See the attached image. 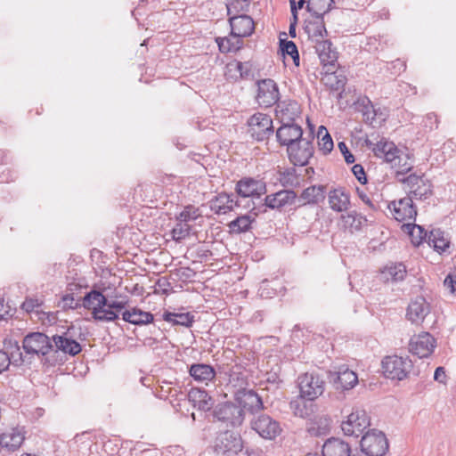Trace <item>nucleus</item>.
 I'll use <instances>...</instances> for the list:
<instances>
[{"instance_id": "obj_38", "label": "nucleus", "mask_w": 456, "mask_h": 456, "mask_svg": "<svg viewBox=\"0 0 456 456\" xmlns=\"http://www.w3.org/2000/svg\"><path fill=\"white\" fill-rule=\"evenodd\" d=\"M250 73V65L248 62L234 61L226 66L225 77L228 80H238L247 77Z\"/></svg>"}, {"instance_id": "obj_4", "label": "nucleus", "mask_w": 456, "mask_h": 456, "mask_svg": "<svg viewBox=\"0 0 456 456\" xmlns=\"http://www.w3.org/2000/svg\"><path fill=\"white\" fill-rule=\"evenodd\" d=\"M213 447L217 455L233 456L242 451L243 442L240 434L225 431L216 437Z\"/></svg>"}, {"instance_id": "obj_7", "label": "nucleus", "mask_w": 456, "mask_h": 456, "mask_svg": "<svg viewBox=\"0 0 456 456\" xmlns=\"http://www.w3.org/2000/svg\"><path fill=\"white\" fill-rule=\"evenodd\" d=\"M361 449L367 456H383L388 450L387 439L381 431L370 430L361 439Z\"/></svg>"}, {"instance_id": "obj_26", "label": "nucleus", "mask_w": 456, "mask_h": 456, "mask_svg": "<svg viewBox=\"0 0 456 456\" xmlns=\"http://www.w3.org/2000/svg\"><path fill=\"white\" fill-rule=\"evenodd\" d=\"M52 343H53V347L58 351H61L64 354H69V355H77L82 350L81 345L72 338L68 336V332L63 333L62 335H55L52 338Z\"/></svg>"}, {"instance_id": "obj_60", "label": "nucleus", "mask_w": 456, "mask_h": 456, "mask_svg": "<svg viewBox=\"0 0 456 456\" xmlns=\"http://www.w3.org/2000/svg\"><path fill=\"white\" fill-rule=\"evenodd\" d=\"M126 304H127L126 301H108L107 300V305H105V308H106V310H110V311L115 312L118 315V312L124 309L126 307Z\"/></svg>"}, {"instance_id": "obj_46", "label": "nucleus", "mask_w": 456, "mask_h": 456, "mask_svg": "<svg viewBox=\"0 0 456 456\" xmlns=\"http://www.w3.org/2000/svg\"><path fill=\"white\" fill-rule=\"evenodd\" d=\"M280 182L284 187H297L299 185L298 175L294 168H288L281 173Z\"/></svg>"}, {"instance_id": "obj_20", "label": "nucleus", "mask_w": 456, "mask_h": 456, "mask_svg": "<svg viewBox=\"0 0 456 456\" xmlns=\"http://www.w3.org/2000/svg\"><path fill=\"white\" fill-rule=\"evenodd\" d=\"M297 200V193L292 190H281L265 198V205L271 209H281L292 206Z\"/></svg>"}, {"instance_id": "obj_45", "label": "nucleus", "mask_w": 456, "mask_h": 456, "mask_svg": "<svg viewBox=\"0 0 456 456\" xmlns=\"http://www.w3.org/2000/svg\"><path fill=\"white\" fill-rule=\"evenodd\" d=\"M318 137L320 138V150L322 151L324 154L330 153L332 151L334 144L331 136L323 126L319 128Z\"/></svg>"}, {"instance_id": "obj_13", "label": "nucleus", "mask_w": 456, "mask_h": 456, "mask_svg": "<svg viewBox=\"0 0 456 456\" xmlns=\"http://www.w3.org/2000/svg\"><path fill=\"white\" fill-rule=\"evenodd\" d=\"M215 419L231 426H239L243 422V409L232 403L217 404L213 411Z\"/></svg>"}, {"instance_id": "obj_22", "label": "nucleus", "mask_w": 456, "mask_h": 456, "mask_svg": "<svg viewBox=\"0 0 456 456\" xmlns=\"http://www.w3.org/2000/svg\"><path fill=\"white\" fill-rule=\"evenodd\" d=\"M24 438L23 428H10L0 433V446L7 452H13L20 448Z\"/></svg>"}, {"instance_id": "obj_11", "label": "nucleus", "mask_w": 456, "mask_h": 456, "mask_svg": "<svg viewBox=\"0 0 456 456\" xmlns=\"http://www.w3.org/2000/svg\"><path fill=\"white\" fill-rule=\"evenodd\" d=\"M248 125L251 136L257 141L268 139L273 134V119L267 114H254L249 118Z\"/></svg>"}, {"instance_id": "obj_21", "label": "nucleus", "mask_w": 456, "mask_h": 456, "mask_svg": "<svg viewBox=\"0 0 456 456\" xmlns=\"http://www.w3.org/2000/svg\"><path fill=\"white\" fill-rule=\"evenodd\" d=\"M237 193L243 197H259L266 192L265 183L254 178H244L237 183Z\"/></svg>"}, {"instance_id": "obj_61", "label": "nucleus", "mask_w": 456, "mask_h": 456, "mask_svg": "<svg viewBox=\"0 0 456 456\" xmlns=\"http://www.w3.org/2000/svg\"><path fill=\"white\" fill-rule=\"evenodd\" d=\"M62 308L64 309H76L79 304L75 301L72 294H67L62 297Z\"/></svg>"}, {"instance_id": "obj_55", "label": "nucleus", "mask_w": 456, "mask_h": 456, "mask_svg": "<svg viewBox=\"0 0 456 456\" xmlns=\"http://www.w3.org/2000/svg\"><path fill=\"white\" fill-rule=\"evenodd\" d=\"M216 42L218 44L219 49L223 53H228L231 51H236L240 48V45H234L231 43L229 38H217Z\"/></svg>"}, {"instance_id": "obj_8", "label": "nucleus", "mask_w": 456, "mask_h": 456, "mask_svg": "<svg viewBox=\"0 0 456 456\" xmlns=\"http://www.w3.org/2000/svg\"><path fill=\"white\" fill-rule=\"evenodd\" d=\"M370 425V418L365 410L354 408L346 420L341 423V429L346 436L358 437Z\"/></svg>"}, {"instance_id": "obj_43", "label": "nucleus", "mask_w": 456, "mask_h": 456, "mask_svg": "<svg viewBox=\"0 0 456 456\" xmlns=\"http://www.w3.org/2000/svg\"><path fill=\"white\" fill-rule=\"evenodd\" d=\"M428 244L436 250L444 251L449 247V241L444 238L441 230H433L428 234Z\"/></svg>"}, {"instance_id": "obj_3", "label": "nucleus", "mask_w": 456, "mask_h": 456, "mask_svg": "<svg viewBox=\"0 0 456 456\" xmlns=\"http://www.w3.org/2000/svg\"><path fill=\"white\" fill-rule=\"evenodd\" d=\"M382 369L386 378L403 380L411 370L412 362L408 357L390 355L383 359Z\"/></svg>"}, {"instance_id": "obj_17", "label": "nucleus", "mask_w": 456, "mask_h": 456, "mask_svg": "<svg viewBox=\"0 0 456 456\" xmlns=\"http://www.w3.org/2000/svg\"><path fill=\"white\" fill-rule=\"evenodd\" d=\"M436 347V339L429 333H422L411 339L410 352L419 358L428 357Z\"/></svg>"}, {"instance_id": "obj_50", "label": "nucleus", "mask_w": 456, "mask_h": 456, "mask_svg": "<svg viewBox=\"0 0 456 456\" xmlns=\"http://www.w3.org/2000/svg\"><path fill=\"white\" fill-rule=\"evenodd\" d=\"M199 209L195 207L189 205L186 206L183 210L177 216V220L180 222L188 223L190 221L196 220L199 217Z\"/></svg>"}, {"instance_id": "obj_34", "label": "nucleus", "mask_w": 456, "mask_h": 456, "mask_svg": "<svg viewBox=\"0 0 456 456\" xmlns=\"http://www.w3.org/2000/svg\"><path fill=\"white\" fill-rule=\"evenodd\" d=\"M297 200L301 202L299 206L317 204L324 200V187L322 185L309 186L302 191Z\"/></svg>"}, {"instance_id": "obj_14", "label": "nucleus", "mask_w": 456, "mask_h": 456, "mask_svg": "<svg viewBox=\"0 0 456 456\" xmlns=\"http://www.w3.org/2000/svg\"><path fill=\"white\" fill-rule=\"evenodd\" d=\"M256 100L259 106L268 108L278 103L280 98L279 88L273 79H261L256 82Z\"/></svg>"}, {"instance_id": "obj_63", "label": "nucleus", "mask_w": 456, "mask_h": 456, "mask_svg": "<svg viewBox=\"0 0 456 456\" xmlns=\"http://www.w3.org/2000/svg\"><path fill=\"white\" fill-rule=\"evenodd\" d=\"M375 114L376 117H374V126L377 125H381L384 123L387 118V112L386 109L381 108H375Z\"/></svg>"}, {"instance_id": "obj_57", "label": "nucleus", "mask_w": 456, "mask_h": 456, "mask_svg": "<svg viewBox=\"0 0 456 456\" xmlns=\"http://www.w3.org/2000/svg\"><path fill=\"white\" fill-rule=\"evenodd\" d=\"M444 286L451 294L456 295V273L448 274L444 281Z\"/></svg>"}, {"instance_id": "obj_12", "label": "nucleus", "mask_w": 456, "mask_h": 456, "mask_svg": "<svg viewBox=\"0 0 456 456\" xmlns=\"http://www.w3.org/2000/svg\"><path fill=\"white\" fill-rule=\"evenodd\" d=\"M313 139L302 138L289 145L287 152L290 161L295 166H305L314 155Z\"/></svg>"}, {"instance_id": "obj_23", "label": "nucleus", "mask_w": 456, "mask_h": 456, "mask_svg": "<svg viewBox=\"0 0 456 456\" xmlns=\"http://www.w3.org/2000/svg\"><path fill=\"white\" fill-rule=\"evenodd\" d=\"M365 144L369 149L372 150L376 157L384 159L387 163L389 160L395 159V155L398 154L400 151L393 142H389L384 138L376 143L370 139H366Z\"/></svg>"}, {"instance_id": "obj_54", "label": "nucleus", "mask_w": 456, "mask_h": 456, "mask_svg": "<svg viewBox=\"0 0 456 456\" xmlns=\"http://www.w3.org/2000/svg\"><path fill=\"white\" fill-rule=\"evenodd\" d=\"M42 302L34 297H27L26 300L22 303V309L28 313L37 312L38 313V308L41 306Z\"/></svg>"}, {"instance_id": "obj_49", "label": "nucleus", "mask_w": 456, "mask_h": 456, "mask_svg": "<svg viewBox=\"0 0 456 456\" xmlns=\"http://www.w3.org/2000/svg\"><path fill=\"white\" fill-rule=\"evenodd\" d=\"M407 226H410L408 224ZM411 241L414 245L419 246L424 240L428 239V234L422 226L413 224L411 228L408 227Z\"/></svg>"}, {"instance_id": "obj_33", "label": "nucleus", "mask_w": 456, "mask_h": 456, "mask_svg": "<svg viewBox=\"0 0 456 456\" xmlns=\"http://www.w3.org/2000/svg\"><path fill=\"white\" fill-rule=\"evenodd\" d=\"M334 67L326 68L322 80L326 86L333 91L343 90L346 84V77L341 72L333 71Z\"/></svg>"}, {"instance_id": "obj_64", "label": "nucleus", "mask_w": 456, "mask_h": 456, "mask_svg": "<svg viewBox=\"0 0 456 456\" xmlns=\"http://www.w3.org/2000/svg\"><path fill=\"white\" fill-rule=\"evenodd\" d=\"M10 365L9 354L0 350V373L6 370Z\"/></svg>"}, {"instance_id": "obj_59", "label": "nucleus", "mask_w": 456, "mask_h": 456, "mask_svg": "<svg viewBox=\"0 0 456 456\" xmlns=\"http://www.w3.org/2000/svg\"><path fill=\"white\" fill-rule=\"evenodd\" d=\"M338 149L344 156V159L346 163L352 164L354 162V156L349 151L345 142H338Z\"/></svg>"}, {"instance_id": "obj_24", "label": "nucleus", "mask_w": 456, "mask_h": 456, "mask_svg": "<svg viewBox=\"0 0 456 456\" xmlns=\"http://www.w3.org/2000/svg\"><path fill=\"white\" fill-rule=\"evenodd\" d=\"M430 312V305L423 297L411 300L407 308L406 316L412 323H421Z\"/></svg>"}, {"instance_id": "obj_30", "label": "nucleus", "mask_w": 456, "mask_h": 456, "mask_svg": "<svg viewBox=\"0 0 456 456\" xmlns=\"http://www.w3.org/2000/svg\"><path fill=\"white\" fill-rule=\"evenodd\" d=\"M187 396L193 407L200 411H209L214 405V399L203 389L193 387L189 391Z\"/></svg>"}, {"instance_id": "obj_40", "label": "nucleus", "mask_w": 456, "mask_h": 456, "mask_svg": "<svg viewBox=\"0 0 456 456\" xmlns=\"http://www.w3.org/2000/svg\"><path fill=\"white\" fill-rule=\"evenodd\" d=\"M163 319L173 325H182L184 327H191L194 322V315L190 313L166 312L163 314Z\"/></svg>"}, {"instance_id": "obj_9", "label": "nucleus", "mask_w": 456, "mask_h": 456, "mask_svg": "<svg viewBox=\"0 0 456 456\" xmlns=\"http://www.w3.org/2000/svg\"><path fill=\"white\" fill-rule=\"evenodd\" d=\"M22 347L28 354L47 355L53 350L50 338L42 332H31L26 335L22 341Z\"/></svg>"}, {"instance_id": "obj_5", "label": "nucleus", "mask_w": 456, "mask_h": 456, "mask_svg": "<svg viewBox=\"0 0 456 456\" xmlns=\"http://www.w3.org/2000/svg\"><path fill=\"white\" fill-rule=\"evenodd\" d=\"M398 181L406 185L412 199L426 200L433 195V185L424 175L411 174Z\"/></svg>"}, {"instance_id": "obj_31", "label": "nucleus", "mask_w": 456, "mask_h": 456, "mask_svg": "<svg viewBox=\"0 0 456 456\" xmlns=\"http://www.w3.org/2000/svg\"><path fill=\"white\" fill-rule=\"evenodd\" d=\"M328 202L333 211L344 212L350 205V196L343 189H334L328 194Z\"/></svg>"}, {"instance_id": "obj_15", "label": "nucleus", "mask_w": 456, "mask_h": 456, "mask_svg": "<svg viewBox=\"0 0 456 456\" xmlns=\"http://www.w3.org/2000/svg\"><path fill=\"white\" fill-rule=\"evenodd\" d=\"M393 217L399 221L415 220L417 210L413 205L411 197H405L399 200L392 201L388 204Z\"/></svg>"}, {"instance_id": "obj_28", "label": "nucleus", "mask_w": 456, "mask_h": 456, "mask_svg": "<svg viewBox=\"0 0 456 456\" xmlns=\"http://www.w3.org/2000/svg\"><path fill=\"white\" fill-rule=\"evenodd\" d=\"M314 47L324 68L335 67L338 53L332 47V43L330 40L317 42Z\"/></svg>"}, {"instance_id": "obj_47", "label": "nucleus", "mask_w": 456, "mask_h": 456, "mask_svg": "<svg viewBox=\"0 0 456 456\" xmlns=\"http://www.w3.org/2000/svg\"><path fill=\"white\" fill-rule=\"evenodd\" d=\"M249 5V0H232L227 4V12L229 18L233 15H240V12H248Z\"/></svg>"}, {"instance_id": "obj_39", "label": "nucleus", "mask_w": 456, "mask_h": 456, "mask_svg": "<svg viewBox=\"0 0 456 456\" xmlns=\"http://www.w3.org/2000/svg\"><path fill=\"white\" fill-rule=\"evenodd\" d=\"M305 30L311 40L314 42L315 45H317V42L327 40L324 39V37L328 36V32L322 19L310 22L306 26Z\"/></svg>"}, {"instance_id": "obj_44", "label": "nucleus", "mask_w": 456, "mask_h": 456, "mask_svg": "<svg viewBox=\"0 0 456 456\" xmlns=\"http://www.w3.org/2000/svg\"><path fill=\"white\" fill-rule=\"evenodd\" d=\"M280 48L283 54L289 55L292 58L296 66L299 65V53L293 41L280 39Z\"/></svg>"}, {"instance_id": "obj_58", "label": "nucleus", "mask_w": 456, "mask_h": 456, "mask_svg": "<svg viewBox=\"0 0 456 456\" xmlns=\"http://www.w3.org/2000/svg\"><path fill=\"white\" fill-rule=\"evenodd\" d=\"M352 172L354 173V176L359 181V183H361L362 184L366 183L367 178H366L365 171L362 165L355 164L352 167Z\"/></svg>"}, {"instance_id": "obj_56", "label": "nucleus", "mask_w": 456, "mask_h": 456, "mask_svg": "<svg viewBox=\"0 0 456 456\" xmlns=\"http://www.w3.org/2000/svg\"><path fill=\"white\" fill-rule=\"evenodd\" d=\"M9 359H10V364L12 363L13 365L19 366L23 363L24 360L22 357V354H21L20 348L17 343H15L14 351H12L9 354Z\"/></svg>"}, {"instance_id": "obj_41", "label": "nucleus", "mask_w": 456, "mask_h": 456, "mask_svg": "<svg viewBox=\"0 0 456 456\" xmlns=\"http://www.w3.org/2000/svg\"><path fill=\"white\" fill-rule=\"evenodd\" d=\"M334 0H308L306 9L320 19L331 9Z\"/></svg>"}, {"instance_id": "obj_25", "label": "nucleus", "mask_w": 456, "mask_h": 456, "mask_svg": "<svg viewBox=\"0 0 456 456\" xmlns=\"http://www.w3.org/2000/svg\"><path fill=\"white\" fill-rule=\"evenodd\" d=\"M323 456H362L361 453H352L348 443L338 438H330L322 445Z\"/></svg>"}, {"instance_id": "obj_52", "label": "nucleus", "mask_w": 456, "mask_h": 456, "mask_svg": "<svg viewBox=\"0 0 456 456\" xmlns=\"http://www.w3.org/2000/svg\"><path fill=\"white\" fill-rule=\"evenodd\" d=\"M387 272L391 276L393 281H397L403 280L406 273V269L404 265L397 264L387 267Z\"/></svg>"}, {"instance_id": "obj_10", "label": "nucleus", "mask_w": 456, "mask_h": 456, "mask_svg": "<svg viewBox=\"0 0 456 456\" xmlns=\"http://www.w3.org/2000/svg\"><path fill=\"white\" fill-rule=\"evenodd\" d=\"M250 425L253 430L267 440L274 439L281 432L280 423L267 414L261 413L254 416Z\"/></svg>"}, {"instance_id": "obj_48", "label": "nucleus", "mask_w": 456, "mask_h": 456, "mask_svg": "<svg viewBox=\"0 0 456 456\" xmlns=\"http://www.w3.org/2000/svg\"><path fill=\"white\" fill-rule=\"evenodd\" d=\"M361 106V112L365 123L374 126V117L377 115L375 114L376 106L368 98L362 102Z\"/></svg>"}, {"instance_id": "obj_37", "label": "nucleus", "mask_w": 456, "mask_h": 456, "mask_svg": "<svg viewBox=\"0 0 456 456\" xmlns=\"http://www.w3.org/2000/svg\"><path fill=\"white\" fill-rule=\"evenodd\" d=\"M335 383L344 390L352 389L358 383L357 374L346 366H341L337 371Z\"/></svg>"}, {"instance_id": "obj_53", "label": "nucleus", "mask_w": 456, "mask_h": 456, "mask_svg": "<svg viewBox=\"0 0 456 456\" xmlns=\"http://www.w3.org/2000/svg\"><path fill=\"white\" fill-rule=\"evenodd\" d=\"M290 408L297 417L305 419L309 416V411L305 402L293 401L290 403Z\"/></svg>"}, {"instance_id": "obj_19", "label": "nucleus", "mask_w": 456, "mask_h": 456, "mask_svg": "<svg viewBox=\"0 0 456 456\" xmlns=\"http://www.w3.org/2000/svg\"><path fill=\"white\" fill-rule=\"evenodd\" d=\"M276 138L282 146L291 145L303 138V130L297 123H284L277 129Z\"/></svg>"}, {"instance_id": "obj_29", "label": "nucleus", "mask_w": 456, "mask_h": 456, "mask_svg": "<svg viewBox=\"0 0 456 456\" xmlns=\"http://www.w3.org/2000/svg\"><path fill=\"white\" fill-rule=\"evenodd\" d=\"M238 203L234 201L233 196L227 193H219L209 201L210 209L217 215H224L233 210Z\"/></svg>"}, {"instance_id": "obj_27", "label": "nucleus", "mask_w": 456, "mask_h": 456, "mask_svg": "<svg viewBox=\"0 0 456 456\" xmlns=\"http://www.w3.org/2000/svg\"><path fill=\"white\" fill-rule=\"evenodd\" d=\"M366 217L355 210L349 211L345 215H341L339 218L340 227L343 230L349 232L350 233L359 232L366 224Z\"/></svg>"}, {"instance_id": "obj_36", "label": "nucleus", "mask_w": 456, "mask_h": 456, "mask_svg": "<svg viewBox=\"0 0 456 456\" xmlns=\"http://www.w3.org/2000/svg\"><path fill=\"white\" fill-rule=\"evenodd\" d=\"M388 163L391 164L392 168L396 169V179L405 177L404 175L407 174L412 168V162L409 155L401 150L398 151V154L395 155V159L389 160Z\"/></svg>"}, {"instance_id": "obj_42", "label": "nucleus", "mask_w": 456, "mask_h": 456, "mask_svg": "<svg viewBox=\"0 0 456 456\" xmlns=\"http://www.w3.org/2000/svg\"><path fill=\"white\" fill-rule=\"evenodd\" d=\"M253 220L248 215H244L232 221L228 226L231 232L241 233L249 230Z\"/></svg>"}, {"instance_id": "obj_35", "label": "nucleus", "mask_w": 456, "mask_h": 456, "mask_svg": "<svg viewBox=\"0 0 456 456\" xmlns=\"http://www.w3.org/2000/svg\"><path fill=\"white\" fill-rule=\"evenodd\" d=\"M122 319L134 325H143L151 323L154 317L150 312H144L139 308H133L132 310L125 311L122 314Z\"/></svg>"}, {"instance_id": "obj_62", "label": "nucleus", "mask_w": 456, "mask_h": 456, "mask_svg": "<svg viewBox=\"0 0 456 456\" xmlns=\"http://www.w3.org/2000/svg\"><path fill=\"white\" fill-rule=\"evenodd\" d=\"M423 122H424V126L429 128V130H433L434 128H436L437 124H438L437 117L435 113L427 114Z\"/></svg>"}, {"instance_id": "obj_18", "label": "nucleus", "mask_w": 456, "mask_h": 456, "mask_svg": "<svg viewBox=\"0 0 456 456\" xmlns=\"http://www.w3.org/2000/svg\"><path fill=\"white\" fill-rule=\"evenodd\" d=\"M275 111L281 124L296 123L297 118H300L301 107L297 101L284 100L277 103Z\"/></svg>"}, {"instance_id": "obj_16", "label": "nucleus", "mask_w": 456, "mask_h": 456, "mask_svg": "<svg viewBox=\"0 0 456 456\" xmlns=\"http://www.w3.org/2000/svg\"><path fill=\"white\" fill-rule=\"evenodd\" d=\"M229 22L232 29L231 36L237 38L238 44L240 43L239 38L249 37L255 29L253 19L244 13L231 16Z\"/></svg>"}, {"instance_id": "obj_32", "label": "nucleus", "mask_w": 456, "mask_h": 456, "mask_svg": "<svg viewBox=\"0 0 456 456\" xmlns=\"http://www.w3.org/2000/svg\"><path fill=\"white\" fill-rule=\"evenodd\" d=\"M191 377L198 382H208L215 379L216 370L209 365L205 363H194L189 369Z\"/></svg>"}, {"instance_id": "obj_2", "label": "nucleus", "mask_w": 456, "mask_h": 456, "mask_svg": "<svg viewBox=\"0 0 456 456\" xmlns=\"http://www.w3.org/2000/svg\"><path fill=\"white\" fill-rule=\"evenodd\" d=\"M107 298L101 292L92 290L83 297V306L92 310L93 317L100 322H113L118 315L110 310H106Z\"/></svg>"}, {"instance_id": "obj_1", "label": "nucleus", "mask_w": 456, "mask_h": 456, "mask_svg": "<svg viewBox=\"0 0 456 456\" xmlns=\"http://www.w3.org/2000/svg\"><path fill=\"white\" fill-rule=\"evenodd\" d=\"M229 383L238 389L234 392L235 401L239 407L251 413H256L264 408L262 398L255 391L244 388L246 379L240 373L233 372L231 374Z\"/></svg>"}, {"instance_id": "obj_6", "label": "nucleus", "mask_w": 456, "mask_h": 456, "mask_svg": "<svg viewBox=\"0 0 456 456\" xmlns=\"http://www.w3.org/2000/svg\"><path fill=\"white\" fill-rule=\"evenodd\" d=\"M298 387L302 398L313 401L324 392L325 381L317 373L306 372L298 377Z\"/></svg>"}, {"instance_id": "obj_51", "label": "nucleus", "mask_w": 456, "mask_h": 456, "mask_svg": "<svg viewBox=\"0 0 456 456\" xmlns=\"http://www.w3.org/2000/svg\"><path fill=\"white\" fill-rule=\"evenodd\" d=\"M190 232L191 227L187 223L178 221V224L172 231L173 238L175 240H183L190 234Z\"/></svg>"}]
</instances>
